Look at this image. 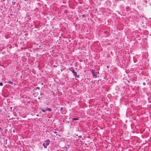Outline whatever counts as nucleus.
I'll return each mask as SVG.
<instances>
[{
	"label": "nucleus",
	"mask_w": 151,
	"mask_h": 151,
	"mask_svg": "<svg viewBox=\"0 0 151 151\" xmlns=\"http://www.w3.org/2000/svg\"><path fill=\"white\" fill-rule=\"evenodd\" d=\"M46 110H48V111H51V109L50 108H49L47 109H46Z\"/></svg>",
	"instance_id": "1a4fd4ad"
},
{
	"label": "nucleus",
	"mask_w": 151,
	"mask_h": 151,
	"mask_svg": "<svg viewBox=\"0 0 151 151\" xmlns=\"http://www.w3.org/2000/svg\"><path fill=\"white\" fill-rule=\"evenodd\" d=\"M128 83H129V81H128Z\"/></svg>",
	"instance_id": "aec40b11"
},
{
	"label": "nucleus",
	"mask_w": 151,
	"mask_h": 151,
	"mask_svg": "<svg viewBox=\"0 0 151 151\" xmlns=\"http://www.w3.org/2000/svg\"><path fill=\"white\" fill-rule=\"evenodd\" d=\"M42 145L45 148H47V145H46V144H45V143H43V144H42Z\"/></svg>",
	"instance_id": "20e7f679"
},
{
	"label": "nucleus",
	"mask_w": 151,
	"mask_h": 151,
	"mask_svg": "<svg viewBox=\"0 0 151 151\" xmlns=\"http://www.w3.org/2000/svg\"><path fill=\"white\" fill-rule=\"evenodd\" d=\"M43 94H44V93H43V92H41V93H40V95H43Z\"/></svg>",
	"instance_id": "ddd939ff"
},
{
	"label": "nucleus",
	"mask_w": 151,
	"mask_h": 151,
	"mask_svg": "<svg viewBox=\"0 0 151 151\" xmlns=\"http://www.w3.org/2000/svg\"><path fill=\"white\" fill-rule=\"evenodd\" d=\"M37 116H38V114H37Z\"/></svg>",
	"instance_id": "a211bd4d"
},
{
	"label": "nucleus",
	"mask_w": 151,
	"mask_h": 151,
	"mask_svg": "<svg viewBox=\"0 0 151 151\" xmlns=\"http://www.w3.org/2000/svg\"><path fill=\"white\" fill-rule=\"evenodd\" d=\"M12 4L13 5H15L16 4V1H15V0H13V1H12Z\"/></svg>",
	"instance_id": "39448f33"
},
{
	"label": "nucleus",
	"mask_w": 151,
	"mask_h": 151,
	"mask_svg": "<svg viewBox=\"0 0 151 151\" xmlns=\"http://www.w3.org/2000/svg\"><path fill=\"white\" fill-rule=\"evenodd\" d=\"M54 133H55V134H56V133H57V132H54Z\"/></svg>",
	"instance_id": "dca6fc26"
},
{
	"label": "nucleus",
	"mask_w": 151,
	"mask_h": 151,
	"mask_svg": "<svg viewBox=\"0 0 151 151\" xmlns=\"http://www.w3.org/2000/svg\"><path fill=\"white\" fill-rule=\"evenodd\" d=\"M3 85V83L2 82L0 83V86H2Z\"/></svg>",
	"instance_id": "f8f14e48"
},
{
	"label": "nucleus",
	"mask_w": 151,
	"mask_h": 151,
	"mask_svg": "<svg viewBox=\"0 0 151 151\" xmlns=\"http://www.w3.org/2000/svg\"><path fill=\"white\" fill-rule=\"evenodd\" d=\"M46 110H45V109H41V111H42L43 112H45Z\"/></svg>",
	"instance_id": "9b49d317"
},
{
	"label": "nucleus",
	"mask_w": 151,
	"mask_h": 151,
	"mask_svg": "<svg viewBox=\"0 0 151 151\" xmlns=\"http://www.w3.org/2000/svg\"><path fill=\"white\" fill-rule=\"evenodd\" d=\"M9 83L10 84H11L12 85L13 84V83L11 81H9Z\"/></svg>",
	"instance_id": "9d476101"
},
{
	"label": "nucleus",
	"mask_w": 151,
	"mask_h": 151,
	"mask_svg": "<svg viewBox=\"0 0 151 151\" xmlns=\"http://www.w3.org/2000/svg\"><path fill=\"white\" fill-rule=\"evenodd\" d=\"M95 70H91V72L92 73V74H94L95 73Z\"/></svg>",
	"instance_id": "423d86ee"
},
{
	"label": "nucleus",
	"mask_w": 151,
	"mask_h": 151,
	"mask_svg": "<svg viewBox=\"0 0 151 151\" xmlns=\"http://www.w3.org/2000/svg\"><path fill=\"white\" fill-rule=\"evenodd\" d=\"M93 78H96L97 77V75L95 74V73L93 74Z\"/></svg>",
	"instance_id": "0eeeda50"
},
{
	"label": "nucleus",
	"mask_w": 151,
	"mask_h": 151,
	"mask_svg": "<svg viewBox=\"0 0 151 151\" xmlns=\"http://www.w3.org/2000/svg\"><path fill=\"white\" fill-rule=\"evenodd\" d=\"M69 69L70 71H72L73 73L75 72L73 67H70L69 68Z\"/></svg>",
	"instance_id": "f03ea898"
},
{
	"label": "nucleus",
	"mask_w": 151,
	"mask_h": 151,
	"mask_svg": "<svg viewBox=\"0 0 151 151\" xmlns=\"http://www.w3.org/2000/svg\"><path fill=\"white\" fill-rule=\"evenodd\" d=\"M1 129V128L0 127V129Z\"/></svg>",
	"instance_id": "412c9836"
},
{
	"label": "nucleus",
	"mask_w": 151,
	"mask_h": 151,
	"mask_svg": "<svg viewBox=\"0 0 151 151\" xmlns=\"http://www.w3.org/2000/svg\"><path fill=\"white\" fill-rule=\"evenodd\" d=\"M63 109V107H61V108H60V110H61V111H62V109Z\"/></svg>",
	"instance_id": "2eb2a0df"
},
{
	"label": "nucleus",
	"mask_w": 151,
	"mask_h": 151,
	"mask_svg": "<svg viewBox=\"0 0 151 151\" xmlns=\"http://www.w3.org/2000/svg\"><path fill=\"white\" fill-rule=\"evenodd\" d=\"M143 84L145 86V85H146V83H145V82H144V83H143Z\"/></svg>",
	"instance_id": "4468645a"
},
{
	"label": "nucleus",
	"mask_w": 151,
	"mask_h": 151,
	"mask_svg": "<svg viewBox=\"0 0 151 151\" xmlns=\"http://www.w3.org/2000/svg\"><path fill=\"white\" fill-rule=\"evenodd\" d=\"M50 141L49 139H47L45 141V142H46L45 143L47 145H49L50 143Z\"/></svg>",
	"instance_id": "f257e3e1"
},
{
	"label": "nucleus",
	"mask_w": 151,
	"mask_h": 151,
	"mask_svg": "<svg viewBox=\"0 0 151 151\" xmlns=\"http://www.w3.org/2000/svg\"><path fill=\"white\" fill-rule=\"evenodd\" d=\"M77 77H78V78L79 77V75H78V76H77Z\"/></svg>",
	"instance_id": "f3484780"
},
{
	"label": "nucleus",
	"mask_w": 151,
	"mask_h": 151,
	"mask_svg": "<svg viewBox=\"0 0 151 151\" xmlns=\"http://www.w3.org/2000/svg\"><path fill=\"white\" fill-rule=\"evenodd\" d=\"M78 120V118H73V120Z\"/></svg>",
	"instance_id": "6e6552de"
},
{
	"label": "nucleus",
	"mask_w": 151,
	"mask_h": 151,
	"mask_svg": "<svg viewBox=\"0 0 151 151\" xmlns=\"http://www.w3.org/2000/svg\"><path fill=\"white\" fill-rule=\"evenodd\" d=\"M108 67H109V66H107V68H108Z\"/></svg>",
	"instance_id": "6ab92c4d"
},
{
	"label": "nucleus",
	"mask_w": 151,
	"mask_h": 151,
	"mask_svg": "<svg viewBox=\"0 0 151 151\" xmlns=\"http://www.w3.org/2000/svg\"><path fill=\"white\" fill-rule=\"evenodd\" d=\"M74 76L76 78H77V73L76 72H74L73 73Z\"/></svg>",
	"instance_id": "7ed1b4c3"
}]
</instances>
